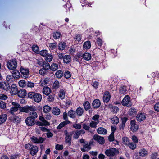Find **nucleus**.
<instances>
[{"label":"nucleus","instance_id":"obj_1","mask_svg":"<svg viewBox=\"0 0 159 159\" xmlns=\"http://www.w3.org/2000/svg\"><path fill=\"white\" fill-rule=\"evenodd\" d=\"M12 106L9 111V112L12 115H14V112L17 111L18 109L21 112H27L29 110H31L32 109L31 107H30L26 106L21 107L19 103L16 102H13Z\"/></svg>","mask_w":159,"mask_h":159},{"label":"nucleus","instance_id":"obj_2","mask_svg":"<svg viewBox=\"0 0 159 159\" xmlns=\"http://www.w3.org/2000/svg\"><path fill=\"white\" fill-rule=\"evenodd\" d=\"M28 96L30 98H33L34 100L37 102H39L42 99V95L33 92H29Z\"/></svg>","mask_w":159,"mask_h":159},{"label":"nucleus","instance_id":"obj_3","mask_svg":"<svg viewBox=\"0 0 159 159\" xmlns=\"http://www.w3.org/2000/svg\"><path fill=\"white\" fill-rule=\"evenodd\" d=\"M17 61L15 59L8 61L7 65L8 68L11 70H14L17 67Z\"/></svg>","mask_w":159,"mask_h":159},{"label":"nucleus","instance_id":"obj_4","mask_svg":"<svg viewBox=\"0 0 159 159\" xmlns=\"http://www.w3.org/2000/svg\"><path fill=\"white\" fill-rule=\"evenodd\" d=\"M64 134L66 136L65 142L66 143H68L69 145L71 144L72 135L74 134L73 132L68 133L67 131H64Z\"/></svg>","mask_w":159,"mask_h":159},{"label":"nucleus","instance_id":"obj_5","mask_svg":"<svg viewBox=\"0 0 159 159\" xmlns=\"http://www.w3.org/2000/svg\"><path fill=\"white\" fill-rule=\"evenodd\" d=\"M26 107H31L32 108V109L31 110H29L27 112H25V113H28L29 112H30V116L29 117L31 118L32 119H34L36 118L38 116V115L37 113L34 111L35 109V107L33 106H26Z\"/></svg>","mask_w":159,"mask_h":159},{"label":"nucleus","instance_id":"obj_6","mask_svg":"<svg viewBox=\"0 0 159 159\" xmlns=\"http://www.w3.org/2000/svg\"><path fill=\"white\" fill-rule=\"evenodd\" d=\"M117 151L114 148H110L109 149L106 150L105 154L108 156H113L117 153Z\"/></svg>","mask_w":159,"mask_h":159},{"label":"nucleus","instance_id":"obj_7","mask_svg":"<svg viewBox=\"0 0 159 159\" xmlns=\"http://www.w3.org/2000/svg\"><path fill=\"white\" fill-rule=\"evenodd\" d=\"M131 131L133 132L136 131L138 129V126L136 124V121L134 120H131L130 122Z\"/></svg>","mask_w":159,"mask_h":159},{"label":"nucleus","instance_id":"obj_8","mask_svg":"<svg viewBox=\"0 0 159 159\" xmlns=\"http://www.w3.org/2000/svg\"><path fill=\"white\" fill-rule=\"evenodd\" d=\"M93 138L94 140L97 141L100 144H103L105 143V140L103 137H101L98 135H95Z\"/></svg>","mask_w":159,"mask_h":159},{"label":"nucleus","instance_id":"obj_9","mask_svg":"<svg viewBox=\"0 0 159 159\" xmlns=\"http://www.w3.org/2000/svg\"><path fill=\"white\" fill-rule=\"evenodd\" d=\"M10 92L11 95H15L17 93L18 91L16 85L14 84H12L11 87H9Z\"/></svg>","mask_w":159,"mask_h":159},{"label":"nucleus","instance_id":"obj_10","mask_svg":"<svg viewBox=\"0 0 159 159\" xmlns=\"http://www.w3.org/2000/svg\"><path fill=\"white\" fill-rule=\"evenodd\" d=\"M130 100V97L128 95H126L122 100L121 103L123 106H127L129 103Z\"/></svg>","mask_w":159,"mask_h":159},{"label":"nucleus","instance_id":"obj_11","mask_svg":"<svg viewBox=\"0 0 159 159\" xmlns=\"http://www.w3.org/2000/svg\"><path fill=\"white\" fill-rule=\"evenodd\" d=\"M85 133V131L83 129L77 130L74 135V138L77 139L79 138L80 135L84 134Z\"/></svg>","mask_w":159,"mask_h":159},{"label":"nucleus","instance_id":"obj_12","mask_svg":"<svg viewBox=\"0 0 159 159\" xmlns=\"http://www.w3.org/2000/svg\"><path fill=\"white\" fill-rule=\"evenodd\" d=\"M44 139L43 138L40 137L39 138L33 137L32 138V141L35 143H41L43 142Z\"/></svg>","mask_w":159,"mask_h":159},{"label":"nucleus","instance_id":"obj_13","mask_svg":"<svg viewBox=\"0 0 159 159\" xmlns=\"http://www.w3.org/2000/svg\"><path fill=\"white\" fill-rule=\"evenodd\" d=\"M26 124L28 126H33L35 123L34 119H32L30 117H28L25 120Z\"/></svg>","mask_w":159,"mask_h":159},{"label":"nucleus","instance_id":"obj_14","mask_svg":"<svg viewBox=\"0 0 159 159\" xmlns=\"http://www.w3.org/2000/svg\"><path fill=\"white\" fill-rule=\"evenodd\" d=\"M92 144V143L90 142L89 144H84L83 146V148H81V150L83 152H85L90 150L91 147L90 145Z\"/></svg>","mask_w":159,"mask_h":159},{"label":"nucleus","instance_id":"obj_15","mask_svg":"<svg viewBox=\"0 0 159 159\" xmlns=\"http://www.w3.org/2000/svg\"><path fill=\"white\" fill-rule=\"evenodd\" d=\"M146 118V115L142 113L138 114L136 116L137 120L139 121L144 120Z\"/></svg>","mask_w":159,"mask_h":159},{"label":"nucleus","instance_id":"obj_16","mask_svg":"<svg viewBox=\"0 0 159 159\" xmlns=\"http://www.w3.org/2000/svg\"><path fill=\"white\" fill-rule=\"evenodd\" d=\"M18 96L21 98L24 97L26 94V90L24 89H21L17 91Z\"/></svg>","mask_w":159,"mask_h":159},{"label":"nucleus","instance_id":"obj_17","mask_svg":"<svg viewBox=\"0 0 159 159\" xmlns=\"http://www.w3.org/2000/svg\"><path fill=\"white\" fill-rule=\"evenodd\" d=\"M110 93L107 91L106 92L104 93L103 96L104 101L106 102H108L110 100Z\"/></svg>","mask_w":159,"mask_h":159},{"label":"nucleus","instance_id":"obj_18","mask_svg":"<svg viewBox=\"0 0 159 159\" xmlns=\"http://www.w3.org/2000/svg\"><path fill=\"white\" fill-rule=\"evenodd\" d=\"M38 151V148L36 146H33L30 149V152L32 155H35Z\"/></svg>","mask_w":159,"mask_h":159},{"label":"nucleus","instance_id":"obj_19","mask_svg":"<svg viewBox=\"0 0 159 159\" xmlns=\"http://www.w3.org/2000/svg\"><path fill=\"white\" fill-rule=\"evenodd\" d=\"M100 105V102L99 100L95 99L93 102V106L95 108H98L99 107Z\"/></svg>","mask_w":159,"mask_h":159},{"label":"nucleus","instance_id":"obj_20","mask_svg":"<svg viewBox=\"0 0 159 159\" xmlns=\"http://www.w3.org/2000/svg\"><path fill=\"white\" fill-rule=\"evenodd\" d=\"M39 120L42 122V123L43 126H47V125H49L50 124L49 122H48L42 116H40L39 117Z\"/></svg>","mask_w":159,"mask_h":159},{"label":"nucleus","instance_id":"obj_21","mask_svg":"<svg viewBox=\"0 0 159 159\" xmlns=\"http://www.w3.org/2000/svg\"><path fill=\"white\" fill-rule=\"evenodd\" d=\"M10 87L9 83H2L0 88L4 90H7Z\"/></svg>","mask_w":159,"mask_h":159},{"label":"nucleus","instance_id":"obj_22","mask_svg":"<svg viewBox=\"0 0 159 159\" xmlns=\"http://www.w3.org/2000/svg\"><path fill=\"white\" fill-rule=\"evenodd\" d=\"M7 117V116L6 114H3L0 116V124L6 121Z\"/></svg>","mask_w":159,"mask_h":159},{"label":"nucleus","instance_id":"obj_23","mask_svg":"<svg viewBox=\"0 0 159 159\" xmlns=\"http://www.w3.org/2000/svg\"><path fill=\"white\" fill-rule=\"evenodd\" d=\"M98 133L100 134H105L107 132L106 130L103 128H99L97 130Z\"/></svg>","mask_w":159,"mask_h":159},{"label":"nucleus","instance_id":"obj_24","mask_svg":"<svg viewBox=\"0 0 159 159\" xmlns=\"http://www.w3.org/2000/svg\"><path fill=\"white\" fill-rule=\"evenodd\" d=\"M43 92L44 94L46 95H48L50 93L51 90L50 88L46 87L43 88Z\"/></svg>","mask_w":159,"mask_h":159},{"label":"nucleus","instance_id":"obj_25","mask_svg":"<svg viewBox=\"0 0 159 159\" xmlns=\"http://www.w3.org/2000/svg\"><path fill=\"white\" fill-rule=\"evenodd\" d=\"M147 151L144 149H142L139 152V155L143 157L147 155Z\"/></svg>","mask_w":159,"mask_h":159},{"label":"nucleus","instance_id":"obj_26","mask_svg":"<svg viewBox=\"0 0 159 159\" xmlns=\"http://www.w3.org/2000/svg\"><path fill=\"white\" fill-rule=\"evenodd\" d=\"M12 76L15 79H18L20 76V72L17 70H15L14 71L12 74Z\"/></svg>","mask_w":159,"mask_h":159},{"label":"nucleus","instance_id":"obj_27","mask_svg":"<svg viewBox=\"0 0 159 159\" xmlns=\"http://www.w3.org/2000/svg\"><path fill=\"white\" fill-rule=\"evenodd\" d=\"M91 47L90 41H87L84 43L83 45V48L85 49H89Z\"/></svg>","mask_w":159,"mask_h":159},{"label":"nucleus","instance_id":"obj_28","mask_svg":"<svg viewBox=\"0 0 159 159\" xmlns=\"http://www.w3.org/2000/svg\"><path fill=\"white\" fill-rule=\"evenodd\" d=\"M70 56L69 55H65L63 57V60L66 63H69L70 61Z\"/></svg>","mask_w":159,"mask_h":159},{"label":"nucleus","instance_id":"obj_29","mask_svg":"<svg viewBox=\"0 0 159 159\" xmlns=\"http://www.w3.org/2000/svg\"><path fill=\"white\" fill-rule=\"evenodd\" d=\"M43 68L45 69L46 70H48L50 67L49 63L46 61H44L43 62Z\"/></svg>","mask_w":159,"mask_h":159},{"label":"nucleus","instance_id":"obj_30","mask_svg":"<svg viewBox=\"0 0 159 159\" xmlns=\"http://www.w3.org/2000/svg\"><path fill=\"white\" fill-rule=\"evenodd\" d=\"M111 122L114 124H117L119 122V119L117 116H114L111 119Z\"/></svg>","mask_w":159,"mask_h":159},{"label":"nucleus","instance_id":"obj_31","mask_svg":"<svg viewBox=\"0 0 159 159\" xmlns=\"http://www.w3.org/2000/svg\"><path fill=\"white\" fill-rule=\"evenodd\" d=\"M76 112L78 115L81 116L84 112V110L81 108H78L76 110Z\"/></svg>","mask_w":159,"mask_h":159},{"label":"nucleus","instance_id":"obj_32","mask_svg":"<svg viewBox=\"0 0 159 159\" xmlns=\"http://www.w3.org/2000/svg\"><path fill=\"white\" fill-rule=\"evenodd\" d=\"M58 65L56 63H53L51 66H50V69L53 71L56 70L58 68Z\"/></svg>","mask_w":159,"mask_h":159},{"label":"nucleus","instance_id":"obj_33","mask_svg":"<svg viewBox=\"0 0 159 159\" xmlns=\"http://www.w3.org/2000/svg\"><path fill=\"white\" fill-rule=\"evenodd\" d=\"M63 72L61 70L57 71L55 73V75L58 78H61L63 76Z\"/></svg>","mask_w":159,"mask_h":159},{"label":"nucleus","instance_id":"obj_34","mask_svg":"<svg viewBox=\"0 0 159 159\" xmlns=\"http://www.w3.org/2000/svg\"><path fill=\"white\" fill-rule=\"evenodd\" d=\"M83 58L87 60H90L91 57V55L88 53H85L84 54L83 56Z\"/></svg>","mask_w":159,"mask_h":159},{"label":"nucleus","instance_id":"obj_35","mask_svg":"<svg viewBox=\"0 0 159 159\" xmlns=\"http://www.w3.org/2000/svg\"><path fill=\"white\" fill-rule=\"evenodd\" d=\"M10 120L11 121L14 122H18L19 121V118L17 116H13V117H11Z\"/></svg>","mask_w":159,"mask_h":159},{"label":"nucleus","instance_id":"obj_36","mask_svg":"<svg viewBox=\"0 0 159 159\" xmlns=\"http://www.w3.org/2000/svg\"><path fill=\"white\" fill-rule=\"evenodd\" d=\"M129 115L131 116H133L135 115L136 113V110L134 108H131L129 111Z\"/></svg>","mask_w":159,"mask_h":159},{"label":"nucleus","instance_id":"obj_37","mask_svg":"<svg viewBox=\"0 0 159 159\" xmlns=\"http://www.w3.org/2000/svg\"><path fill=\"white\" fill-rule=\"evenodd\" d=\"M126 87L124 86H121L119 89V93L121 94H124L126 91Z\"/></svg>","mask_w":159,"mask_h":159},{"label":"nucleus","instance_id":"obj_38","mask_svg":"<svg viewBox=\"0 0 159 159\" xmlns=\"http://www.w3.org/2000/svg\"><path fill=\"white\" fill-rule=\"evenodd\" d=\"M69 121H65L61 123L57 127V129H61L62 127L69 123Z\"/></svg>","mask_w":159,"mask_h":159},{"label":"nucleus","instance_id":"obj_39","mask_svg":"<svg viewBox=\"0 0 159 159\" xmlns=\"http://www.w3.org/2000/svg\"><path fill=\"white\" fill-rule=\"evenodd\" d=\"M52 111V112L54 114L57 115H59L60 112V110L57 107L54 108Z\"/></svg>","mask_w":159,"mask_h":159},{"label":"nucleus","instance_id":"obj_40","mask_svg":"<svg viewBox=\"0 0 159 159\" xmlns=\"http://www.w3.org/2000/svg\"><path fill=\"white\" fill-rule=\"evenodd\" d=\"M50 79L48 78L45 79L44 80L41 81V85L42 86H44L46 85L49 81Z\"/></svg>","mask_w":159,"mask_h":159},{"label":"nucleus","instance_id":"obj_41","mask_svg":"<svg viewBox=\"0 0 159 159\" xmlns=\"http://www.w3.org/2000/svg\"><path fill=\"white\" fill-rule=\"evenodd\" d=\"M20 71L23 75H27L29 73V70L26 69L21 68Z\"/></svg>","mask_w":159,"mask_h":159},{"label":"nucleus","instance_id":"obj_42","mask_svg":"<svg viewBox=\"0 0 159 159\" xmlns=\"http://www.w3.org/2000/svg\"><path fill=\"white\" fill-rule=\"evenodd\" d=\"M18 84L20 86L22 87H25L26 85L25 81L23 80L20 81L18 82Z\"/></svg>","mask_w":159,"mask_h":159},{"label":"nucleus","instance_id":"obj_43","mask_svg":"<svg viewBox=\"0 0 159 159\" xmlns=\"http://www.w3.org/2000/svg\"><path fill=\"white\" fill-rule=\"evenodd\" d=\"M51 107L48 106L46 105L44 107L43 109V111L45 113L49 112L51 110Z\"/></svg>","mask_w":159,"mask_h":159},{"label":"nucleus","instance_id":"obj_44","mask_svg":"<svg viewBox=\"0 0 159 159\" xmlns=\"http://www.w3.org/2000/svg\"><path fill=\"white\" fill-rule=\"evenodd\" d=\"M65 96V92L64 90H61L59 93V97L61 99H63L64 98Z\"/></svg>","mask_w":159,"mask_h":159},{"label":"nucleus","instance_id":"obj_45","mask_svg":"<svg viewBox=\"0 0 159 159\" xmlns=\"http://www.w3.org/2000/svg\"><path fill=\"white\" fill-rule=\"evenodd\" d=\"M98 120L96 121H91L90 124V126L92 128H96V125L98 123Z\"/></svg>","mask_w":159,"mask_h":159},{"label":"nucleus","instance_id":"obj_46","mask_svg":"<svg viewBox=\"0 0 159 159\" xmlns=\"http://www.w3.org/2000/svg\"><path fill=\"white\" fill-rule=\"evenodd\" d=\"M84 106L85 109L87 110L89 109L90 107V104L89 102L87 101L84 103Z\"/></svg>","mask_w":159,"mask_h":159},{"label":"nucleus","instance_id":"obj_47","mask_svg":"<svg viewBox=\"0 0 159 159\" xmlns=\"http://www.w3.org/2000/svg\"><path fill=\"white\" fill-rule=\"evenodd\" d=\"M68 115L72 118H74L75 117V112L72 110L69 111L68 112Z\"/></svg>","mask_w":159,"mask_h":159},{"label":"nucleus","instance_id":"obj_48","mask_svg":"<svg viewBox=\"0 0 159 159\" xmlns=\"http://www.w3.org/2000/svg\"><path fill=\"white\" fill-rule=\"evenodd\" d=\"M59 48L60 50H63L64 49L66 46L65 43H61L59 44Z\"/></svg>","mask_w":159,"mask_h":159},{"label":"nucleus","instance_id":"obj_49","mask_svg":"<svg viewBox=\"0 0 159 159\" xmlns=\"http://www.w3.org/2000/svg\"><path fill=\"white\" fill-rule=\"evenodd\" d=\"M61 36V34L58 32H56L55 33H54L53 34V37L54 39H57L59 38Z\"/></svg>","mask_w":159,"mask_h":159},{"label":"nucleus","instance_id":"obj_50","mask_svg":"<svg viewBox=\"0 0 159 159\" xmlns=\"http://www.w3.org/2000/svg\"><path fill=\"white\" fill-rule=\"evenodd\" d=\"M128 145L131 149L133 150L136 147V144L133 143H129Z\"/></svg>","mask_w":159,"mask_h":159},{"label":"nucleus","instance_id":"obj_51","mask_svg":"<svg viewBox=\"0 0 159 159\" xmlns=\"http://www.w3.org/2000/svg\"><path fill=\"white\" fill-rule=\"evenodd\" d=\"M40 54L42 56L46 57L48 54L47 53V51L46 50H43L40 52Z\"/></svg>","mask_w":159,"mask_h":159},{"label":"nucleus","instance_id":"obj_52","mask_svg":"<svg viewBox=\"0 0 159 159\" xmlns=\"http://www.w3.org/2000/svg\"><path fill=\"white\" fill-rule=\"evenodd\" d=\"M46 57V60L50 62L52 59V55L50 54H48Z\"/></svg>","mask_w":159,"mask_h":159},{"label":"nucleus","instance_id":"obj_53","mask_svg":"<svg viewBox=\"0 0 159 159\" xmlns=\"http://www.w3.org/2000/svg\"><path fill=\"white\" fill-rule=\"evenodd\" d=\"M6 107V103L0 100V108L2 109H4Z\"/></svg>","mask_w":159,"mask_h":159},{"label":"nucleus","instance_id":"obj_54","mask_svg":"<svg viewBox=\"0 0 159 159\" xmlns=\"http://www.w3.org/2000/svg\"><path fill=\"white\" fill-rule=\"evenodd\" d=\"M32 49L33 51L36 53H38L39 51V48L37 45H34L32 47Z\"/></svg>","mask_w":159,"mask_h":159},{"label":"nucleus","instance_id":"obj_55","mask_svg":"<svg viewBox=\"0 0 159 159\" xmlns=\"http://www.w3.org/2000/svg\"><path fill=\"white\" fill-rule=\"evenodd\" d=\"M123 143L124 145H128L129 143L128 139L127 138L124 137L123 138Z\"/></svg>","mask_w":159,"mask_h":159},{"label":"nucleus","instance_id":"obj_56","mask_svg":"<svg viewBox=\"0 0 159 159\" xmlns=\"http://www.w3.org/2000/svg\"><path fill=\"white\" fill-rule=\"evenodd\" d=\"M57 45L56 43H51L49 44V47L51 49H53L56 48Z\"/></svg>","mask_w":159,"mask_h":159},{"label":"nucleus","instance_id":"obj_57","mask_svg":"<svg viewBox=\"0 0 159 159\" xmlns=\"http://www.w3.org/2000/svg\"><path fill=\"white\" fill-rule=\"evenodd\" d=\"M64 76L67 79L70 78L71 76L70 72L69 71L65 72L64 74Z\"/></svg>","mask_w":159,"mask_h":159},{"label":"nucleus","instance_id":"obj_58","mask_svg":"<svg viewBox=\"0 0 159 159\" xmlns=\"http://www.w3.org/2000/svg\"><path fill=\"white\" fill-rule=\"evenodd\" d=\"M73 126L76 129H80L82 127L81 125L79 124H75L73 125Z\"/></svg>","mask_w":159,"mask_h":159},{"label":"nucleus","instance_id":"obj_59","mask_svg":"<svg viewBox=\"0 0 159 159\" xmlns=\"http://www.w3.org/2000/svg\"><path fill=\"white\" fill-rule=\"evenodd\" d=\"M97 43L99 46H101L102 44V40L99 38H97Z\"/></svg>","mask_w":159,"mask_h":159},{"label":"nucleus","instance_id":"obj_60","mask_svg":"<svg viewBox=\"0 0 159 159\" xmlns=\"http://www.w3.org/2000/svg\"><path fill=\"white\" fill-rule=\"evenodd\" d=\"M47 70L45 69L42 68L39 70V73L40 74L43 75L46 73Z\"/></svg>","mask_w":159,"mask_h":159},{"label":"nucleus","instance_id":"obj_61","mask_svg":"<svg viewBox=\"0 0 159 159\" xmlns=\"http://www.w3.org/2000/svg\"><path fill=\"white\" fill-rule=\"evenodd\" d=\"M154 109L156 111L159 112V102L155 104Z\"/></svg>","mask_w":159,"mask_h":159},{"label":"nucleus","instance_id":"obj_62","mask_svg":"<svg viewBox=\"0 0 159 159\" xmlns=\"http://www.w3.org/2000/svg\"><path fill=\"white\" fill-rule=\"evenodd\" d=\"M118 110V108L116 106H114L112 108V111L115 113H116Z\"/></svg>","mask_w":159,"mask_h":159},{"label":"nucleus","instance_id":"obj_63","mask_svg":"<svg viewBox=\"0 0 159 159\" xmlns=\"http://www.w3.org/2000/svg\"><path fill=\"white\" fill-rule=\"evenodd\" d=\"M109 140L110 141H113L114 140V134L111 133L109 137Z\"/></svg>","mask_w":159,"mask_h":159},{"label":"nucleus","instance_id":"obj_64","mask_svg":"<svg viewBox=\"0 0 159 159\" xmlns=\"http://www.w3.org/2000/svg\"><path fill=\"white\" fill-rule=\"evenodd\" d=\"M63 148V146L62 145L57 144L56 145V149L58 150H61Z\"/></svg>","mask_w":159,"mask_h":159}]
</instances>
